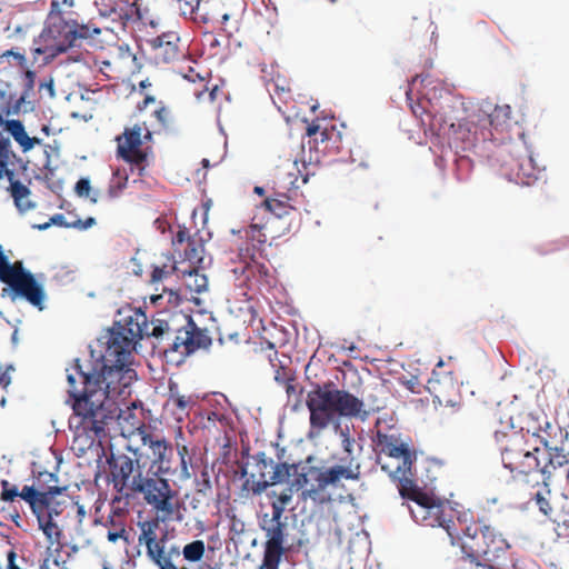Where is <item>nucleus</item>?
<instances>
[{
	"mask_svg": "<svg viewBox=\"0 0 569 569\" xmlns=\"http://www.w3.org/2000/svg\"><path fill=\"white\" fill-rule=\"evenodd\" d=\"M463 562L470 569H500L499 560L506 557L510 545L505 536L483 520L472 521L462 537Z\"/></svg>",
	"mask_w": 569,
	"mask_h": 569,
	"instance_id": "nucleus-4",
	"label": "nucleus"
},
{
	"mask_svg": "<svg viewBox=\"0 0 569 569\" xmlns=\"http://www.w3.org/2000/svg\"><path fill=\"white\" fill-rule=\"evenodd\" d=\"M419 109L426 136L442 156H452L459 182L467 181L475 167L473 160L462 152L472 151L476 157L486 159L491 168L505 167L503 154L497 150L495 140L487 138L492 136L490 131L481 132L482 139L479 142L476 124L467 120L469 108L461 96L453 94L448 88L435 87L428 104H419Z\"/></svg>",
	"mask_w": 569,
	"mask_h": 569,
	"instance_id": "nucleus-2",
	"label": "nucleus"
},
{
	"mask_svg": "<svg viewBox=\"0 0 569 569\" xmlns=\"http://www.w3.org/2000/svg\"><path fill=\"white\" fill-rule=\"evenodd\" d=\"M283 513L279 509L272 510L271 518L262 526L267 541L264 543L262 569H277L284 553L287 523L282 521Z\"/></svg>",
	"mask_w": 569,
	"mask_h": 569,
	"instance_id": "nucleus-10",
	"label": "nucleus"
},
{
	"mask_svg": "<svg viewBox=\"0 0 569 569\" xmlns=\"http://www.w3.org/2000/svg\"><path fill=\"white\" fill-rule=\"evenodd\" d=\"M535 501H536V505L538 506L539 510L547 517L549 518L551 521H553L555 523L559 525L560 523V520L559 518L555 515L553 512V509L550 505V500L549 498L541 493V492H537L535 495Z\"/></svg>",
	"mask_w": 569,
	"mask_h": 569,
	"instance_id": "nucleus-39",
	"label": "nucleus"
},
{
	"mask_svg": "<svg viewBox=\"0 0 569 569\" xmlns=\"http://www.w3.org/2000/svg\"><path fill=\"white\" fill-rule=\"evenodd\" d=\"M149 322H113L100 338V358L90 371L77 359L67 368L68 393L72 399L76 428L103 432L108 421L119 416L114 397L127 393L137 375L130 367L132 351Z\"/></svg>",
	"mask_w": 569,
	"mask_h": 569,
	"instance_id": "nucleus-1",
	"label": "nucleus"
},
{
	"mask_svg": "<svg viewBox=\"0 0 569 569\" xmlns=\"http://www.w3.org/2000/svg\"><path fill=\"white\" fill-rule=\"evenodd\" d=\"M4 131L8 133L7 136L11 137L13 140L27 133L23 121L18 118L7 119L4 122Z\"/></svg>",
	"mask_w": 569,
	"mask_h": 569,
	"instance_id": "nucleus-40",
	"label": "nucleus"
},
{
	"mask_svg": "<svg viewBox=\"0 0 569 569\" xmlns=\"http://www.w3.org/2000/svg\"><path fill=\"white\" fill-rule=\"evenodd\" d=\"M56 24H43L40 33L33 38V44H39L49 40H57V33L54 31Z\"/></svg>",
	"mask_w": 569,
	"mask_h": 569,
	"instance_id": "nucleus-52",
	"label": "nucleus"
},
{
	"mask_svg": "<svg viewBox=\"0 0 569 569\" xmlns=\"http://www.w3.org/2000/svg\"><path fill=\"white\" fill-rule=\"evenodd\" d=\"M33 515L36 516L39 528L42 530L47 540L50 543H59L62 537V531L60 530L57 522L51 519V516L46 515V509H42L39 513Z\"/></svg>",
	"mask_w": 569,
	"mask_h": 569,
	"instance_id": "nucleus-27",
	"label": "nucleus"
},
{
	"mask_svg": "<svg viewBox=\"0 0 569 569\" xmlns=\"http://www.w3.org/2000/svg\"><path fill=\"white\" fill-rule=\"evenodd\" d=\"M61 38L59 43L64 48V50L69 53L73 49H80L81 48V40L79 38L78 31H69L63 30L61 33H57V39Z\"/></svg>",
	"mask_w": 569,
	"mask_h": 569,
	"instance_id": "nucleus-36",
	"label": "nucleus"
},
{
	"mask_svg": "<svg viewBox=\"0 0 569 569\" xmlns=\"http://www.w3.org/2000/svg\"><path fill=\"white\" fill-rule=\"evenodd\" d=\"M39 89H44L50 98H54L57 93L53 77L49 76L47 79L40 80Z\"/></svg>",
	"mask_w": 569,
	"mask_h": 569,
	"instance_id": "nucleus-64",
	"label": "nucleus"
},
{
	"mask_svg": "<svg viewBox=\"0 0 569 569\" xmlns=\"http://www.w3.org/2000/svg\"><path fill=\"white\" fill-rule=\"evenodd\" d=\"M280 197L282 199H272V198H267L263 203H262V207L269 211L270 213H272L274 216V218L277 219H281L283 218L284 216H287L291 210H295L296 208L291 204L288 203V196L287 193H280Z\"/></svg>",
	"mask_w": 569,
	"mask_h": 569,
	"instance_id": "nucleus-29",
	"label": "nucleus"
},
{
	"mask_svg": "<svg viewBox=\"0 0 569 569\" xmlns=\"http://www.w3.org/2000/svg\"><path fill=\"white\" fill-rule=\"evenodd\" d=\"M139 430V436L143 446H148L152 452L153 463H163L164 452H170V443L163 438L154 437L147 432L146 426L139 421L132 425Z\"/></svg>",
	"mask_w": 569,
	"mask_h": 569,
	"instance_id": "nucleus-24",
	"label": "nucleus"
},
{
	"mask_svg": "<svg viewBox=\"0 0 569 569\" xmlns=\"http://www.w3.org/2000/svg\"><path fill=\"white\" fill-rule=\"evenodd\" d=\"M319 120H320V118H316L311 122H309L308 118H306V117H303L301 119V121L307 124L305 136L310 138V139L313 138L315 147H317L318 146V139L316 138V136L319 133L320 137H321V139H320L321 142L331 141L332 142V148H335L336 151L339 152L340 143H341V140H342V132L336 130L335 126L331 127V132L328 131L327 128L321 130V127L319 124Z\"/></svg>",
	"mask_w": 569,
	"mask_h": 569,
	"instance_id": "nucleus-22",
	"label": "nucleus"
},
{
	"mask_svg": "<svg viewBox=\"0 0 569 569\" xmlns=\"http://www.w3.org/2000/svg\"><path fill=\"white\" fill-rule=\"evenodd\" d=\"M47 52L44 53L42 58V64L48 66L57 57L61 54H67L68 52L64 50V48L59 43V41L54 42L51 46H47Z\"/></svg>",
	"mask_w": 569,
	"mask_h": 569,
	"instance_id": "nucleus-49",
	"label": "nucleus"
},
{
	"mask_svg": "<svg viewBox=\"0 0 569 569\" xmlns=\"http://www.w3.org/2000/svg\"><path fill=\"white\" fill-rule=\"evenodd\" d=\"M340 437H341V443L343 450L351 456L353 453V447L356 443V440L350 436L349 429L346 428L345 430H340Z\"/></svg>",
	"mask_w": 569,
	"mask_h": 569,
	"instance_id": "nucleus-60",
	"label": "nucleus"
},
{
	"mask_svg": "<svg viewBox=\"0 0 569 569\" xmlns=\"http://www.w3.org/2000/svg\"><path fill=\"white\" fill-rule=\"evenodd\" d=\"M153 227L161 234H166L168 232L172 233V223L163 216H159L153 220Z\"/></svg>",
	"mask_w": 569,
	"mask_h": 569,
	"instance_id": "nucleus-61",
	"label": "nucleus"
},
{
	"mask_svg": "<svg viewBox=\"0 0 569 569\" xmlns=\"http://www.w3.org/2000/svg\"><path fill=\"white\" fill-rule=\"evenodd\" d=\"M532 436L539 438L546 450H556L568 442V431L558 423L546 422L545 427L533 431Z\"/></svg>",
	"mask_w": 569,
	"mask_h": 569,
	"instance_id": "nucleus-21",
	"label": "nucleus"
},
{
	"mask_svg": "<svg viewBox=\"0 0 569 569\" xmlns=\"http://www.w3.org/2000/svg\"><path fill=\"white\" fill-rule=\"evenodd\" d=\"M27 71H22L21 74L23 77V86H22V90L20 92V97L22 99H28L30 98V94L33 92L34 90V84H36V79H37V72L34 70H31V69H26Z\"/></svg>",
	"mask_w": 569,
	"mask_h": 569,
	"instance_id": "nucleus-41",
	"label": "nucleus"
},
{
	"mask_svg": "<svg viewBox=\"0 0 569 569\" xmlns=\"http://www.w3.org/2000/svg\"><path fill=\"white\" fill-rule=\"evenodd\" d=\"M1 57H6V58H12L16 60L17 64L22 69V70H26L28 69V59L24 54V52H21L19 50V48H16V47H12L8 50H6L4 52L1 53Z\"/></svg>",
	"mask_w": 569,
	"mask_h": 569,
	"instance_id": "nucleus-50",
	"label": "nucleus"
},
{
	"mask_svg": "<svg viewBox=\"0 0 569 569\" xmlns=\"http://www.w3.org/2000/svg\"><path fill=\"white\" fill-rule=\"evenodd\" d=\"M74 193L79 198H89L92 203H97L99 191L93 190L91 187V180L90 177H80L73 187Z\"/></svg>",
	"mask_w": 569,
	"mask_h": 569,
	"instance_id": "nucleus-31",
	"label": "nucleus"
},
{
	"mask_svg": "<svg viewBox=\"0 0 569 569\" xmlns=\"http://www.w3.org/2000/svg\"><path fill=\"white\" fill-rule=\"evenodd\" d=\"M530 435V430L527 429L523 432L521 430H510L503 435V441L501 442V460L506 469H508L513 478L528 477L536 475L540 468V449L529 448L527 443V437Z\"/></svg>",
	"mask_w": 569,
	"mask_h": 569,
	"instance_id": "nucleus-7",
	"label": "nucleus"
},
{
	"mask_svg": "<svg viewBox=\"0 0 569 569\" xmlns=\"http://www.w3.org/2000/svg\"><path fill=\"white\" fill-rule=\"evenodd\" d=\"M278 67V63L274 61L271 64V81L274 84V91L280 94L281 92H289L290 89L287 86L288 81L284 76H281L279 72H274L273 68Z\"/></svg>",
	"mask_w": 569,
	"mask_h": 569,
	"instance_id": "nucleus-48",
	"label": "nucleus"
},
{
	"mask_svg": "<svg viewBox=\"0 0 569 569\" xmlns=\"http://www.w3.org/2000/svg\"><path fill=\"white\" fill-rule=\"evenodd\" d=\"M151 507L158 515V521H181L183 518L178 493L173 489H170V492H167L158 498L157 501L151 505Z\"/></svg>",
	"mask_w": 569,
	"mask_h": 569,
	"instance_id": "nucleus-19",
	"label": "nucleus"
},
{
	"mask_svg": "<svg viewBox=\"0 0 569 569\" xmlns=\"http://www.w3.org/2000/svg\"><path fill=\"white\" fill-rule=\"evenodd\" d=\"M167 264H163L162 267L161 266H158V264H152L151 266V273H150V282L151 283H158L160 281H162L163 279H166L170 272H168V270H166Z\"/></svg>",
	"mask_w": 569,
	"mask_h": 569,
	"instance_id": "nucleus-59",
	"label": "nucleus"
},
{
	"mask_svg": "<svg viewBox=\"0 0 569 569\" xmlns=\"http://www.w3.org/2000/svg\"><path fill=\"white\" fill-rule=\"evenodd\" d=\"M42 272L33 273L24 266L17 268L0 244V282L4 284L1 297H9L12 302L23 300L42 311L48 299Z\"/></svg>",
	"mask_w": 569,
	"mask_h": 569,
	"instance_id": "nucleus-6",
	"label": "nucleus"
},
{
	"mask_svg": "<svg viewBox=\"0 0 569 569\" xmlns=\"http://www.w3.org/2000/svg\"><path fill=\"white\" fill-rule=\"evenodd\" d=\"M360 465L355 463L350 457L347 465H333L331 467L303 466L299 465L296 475V486L300 485L303 490L300 493L302 501L311 500L317 505L331 502V495L328 488H338L341 480H359Z\"/></svg>",
	"mask_w": 569,
	"mask_h": 569,
	"instance_id": "nucleus-5",
	"label": "nucleus"
},
{
	"mask_svg": "<svg viewBox=\"0 0 569 569\" xmlns=\"http://www.w3.org/2000/svg\"><path fill=\"white\" fill-rule=\"evenodd\" d=\"M410 500L413 502V505L409 507L410 510L411 508L417 507H421L425 509L426 507L436 501L433 497L429 496L426 492H422L420 489L415 493V496H412Z\"/></svg>",
	"mask_w": 569,
	"mask_h": 569,
	"instance_id": "nucleus-54",
	"label": "nucleus"
},
{
	"mask_svg": "<svg viewBox=\"0 0 569 569\" xmlns=\"http://www.w3.org/2000/svg\"><path fill=\"white\" fill-rule=\"evenodd\" d=\"M118 412H119V416L112 418L110 421H108V423H106L104 427H107L109 423H111L113 420L118 419L120 422L122 420L124 421H129L130 420V426H131V429H129L128 431L130 433H132L134 430L137 431V433L139 435V430L133 427L132 425L136 423L137 421H139L141 425H144L140 419L136 418L134 415L128 409L127 411H122L119 407H118ZM86 435H88L89 437H94V438H101L102 436H104V431L100 435V436H96L93 433V431H89V430H83L82 428H80ZM106 428H103L104 430Z\"/></svg>",
	"mask_w": 569,
	"mask_h": 569,
	"instance_id": "nucleus-35",
	"label": "nucleus"
},
{
	"mask_svg": "<svg viewBox=\"0 0 569 569\" xmlns=\"http://www.w3.org/2000/svg\"><path fill=\"white\" fill-rule=\"evenodd\" d=\"M122 2L130 9L132 13L136 14L134 23L138 24V30L142 31L143 28H146V22L143 21L142 0H122Z\"/></svg>",
	"mask_w": 569,
	"mask_h": 569,
	"instance_id": "nucleus-43",
	"label": "nucleus"
},
{
	"mask_svg": "<svg viewBox=\"0 0 569 569\" xmlns=\"http://www.w3.org/2000/svg\"><path fill=\"white\" fill-rule=\"evenodd\" d=\"M133 153L137 154L136 157H133L136 159L133 166L137 164L138 162H141L144 166H149L151 160H153V151L150 146L144 148L141 147L139 148V150H134Z\"/></svg>",
	"mask_w": 569,
	"mask_h": 569,
	"instance_id": "nucleus-55",
	"label": "nucleus"
},
{
	"mask_svg": "<svg viewBox=\"0 0 569 569\" xmlns=\"http://www.w3.org/2000/svg\"><path fill=\"white\" fill-rule=\"evenodd\" d=\"M10 164H14L13 160L0 162V179L7 178L9 184L12 181L20 180L17 176V171L13 168H10Z\"/></svg>",
	"mask_w": 569,
	"mask_h": 569,
	"instance_id": "nucleus-56",
	"label": "nucleus"
},
{
	"mask_svg": "<svg viewBox=\"0 0 569 569\" xmlns=\"http://www.w3.org/2000/svg\"><path fill=\"white\" fill-rule=\"evenodd\" d=\"M81 22L73 18L61 17L60 21H57L54 31L61 33L63 30L78 31Z\"/></svg>",
	"mask_w": 569,
	"mask_h": 569,
	"instance_id": "nucleus-53",
	"label": "nucleus"
},
{
	"mask_svg": "<svg viewBox=\"0 0 569 569\" xmlns=\"http://www.w3.org/2000/svg\"><path fill=\"white\" fill-rule=\"evenodd\" d=\"M198 214L197 208L192 209L190 219L196 228L197 238L187 243V248L184 249V257L188 259V262L196 267V261L200 257V254L206 253V240H203V236L201 234V229L197 228L196 218Z\"/></svg>",
	"mask_w": 569,
	"mask_h": 569,
	"instance_id": "nucleus-26",
	"label": "nucleus"
},
{
	"mask_svg": "<svg viewBox=\"0 0 569 569\" xmlns=\"http://www.w3.org/2000/svg\"><path fill=\"white\" fill-rule=\"evenodd\" d=\"M110 476L117 491L123 489L132 491V481L137 479V469L141 470L140 465L127 455H112L108 459Z\"/></svg>",
	"mask_w": 569,
	"mask_h": 569,
	"instance_id": "nucleus-14",
	"label": "nucleus"
},
{
	"mask_svg": "<svg viewBox=\"0 0 569 569\" xmlns=\"http://www.w3.org/2000/svg\"><path fill=\"white\" fill-rule=\"evenodd\" d=\"M250 459V465L253 468L250 472V477L252 479L258 478L257 481H253L251 488L254 495H260L270 486L288 481L291 476V470L296 469V463H274V461L267 457L264 452H257L251 456Z\"/></svg>",
	"mask_w": 569,
	"mask_h": 569,
	"instance_id": "nucleus-9",
	"label": "nucleus"
},
{
	"mask_svg": "<svg viewBox=\"0 0 569 569\" xmlns=\"http://www.w3.org/2000/svg\"><path fill=\"white\" fill-rule=\"evenodd\" d=\"M66 487H49L47 491H38L33 486H24L19 497L30 505L32 513L50 507V499L60 495Z\"/></svg>",
	"mask_w": 569,
	"mask_h": 569,
	"instance_id": "nucleus-20",
	"label": "nucleus"
},
{
	"mask_svg": "<svg viewBox=\"0 0 569 569\" xmlns=\"http://www.w3.org/2000/svg\"><path fill=\"white\" fill-rule=\"evenodd\" d=\"M375 442L379 452L396 460L395 465L381 463V469L383 471L387 473L399 472V469H402L401 472L403 473V471L412 468L416 455L406 443L401 442L397 436L387 435L378 430Z\"/></svg>",
	"mask_w": 569,
	"mask_h": 569,
	"instance_id": "nucleus-11",
	"label": "nucleus"
},
{
	"mask_svg": "<svg viewBox=\"0 0 569 569\" xmlns=\"http://www.w3.org/2000/svg\"><path fill=\"white\" fill-rule=\"evenodd\" d=\"M174 221L178 226V232L171 233V246L174 249V251H179V247L183 243H188L197 238L196 232L192 234L190 232V229L184 223H178L177 217L174 218Z\"/></svg>",
	"mask_w": 569,
	"mask_h": 569,
	"instance_id": "nucleus-33",
	"label": "nucleus"
},
{
	"mask_svg": "<svg viewBox=\"0 0 569 569\" xmlns=\"http://www.w3.org/2000/svg\"><path fill=\"white\" fill-rule=\"evenodd\" d=\"M399 469V472H388V475L399 481L398 489L400 495L403 498H408L409 500L415 496V493L419 490V488L415 485V482L410 479L412 476L411 469L403 471Z\"/></svg>",
	"mask_w": 569,
	"mask_h": 569,
	"instance_id": "nucleus-30",
	"label": "nucleus"
},
{
	"mask_svg": "<svg viewBox=\"0 0 569 569\" xmlns=\"http://www.w3.org/2000/svg\"><path fill=\"white\" fill-rule=\"evenodd\" d=\"M566 447L567 445H563L556 450H547V461L543 465L540 463V468L537 470L545 485L550 480L556 469L569 465V450Z\"/></svg>",
	"mask_w": 569,
	"mask_h": 569,
	"instance_id": "nucleus-23",
	"label": "nucleus"
},
{
	"mask_svg": "<svg viewBox=\"0 0 569 569\" xmlns=\"http://www.w3.org/2000/svg\"><path fill=\"white\" fill-rule=\"evenodd\" d=\"M238 251H239V257L240 258H248L252 261L256 260V248H254V243H250V242H246V243H242L239 248H238Z\"/></svg>",
	"mask_w": 569,
	"mask_h": 569,
	"instance_id": "nucleus-63",
	"label": "nucleus"
},
{
	"mask_svg": "<svg viewBox=\"0 0 569 569\" xmlns=\"http://www.w3.org/2000/svg\"><path fill=\"white\" fill-rule=\"evenodd\" d=\"M13 161L19 166V170L23 176V180L29 184H32L33 174H29V160H24L19 156Z\"/></svg>",
	"mask_w": 569,
	"mask_h": 569,
	"instance_id": "nucleus-62",
	"label": "nucleus"
},
{
	"mask_svg": "<svg viewBox=\"0 0 569 569\" xmlns=\"http://www.w3.org/2000/svg\"><path fill=\"white\" fill-rule=\"evenodd\" d=\"M519 137L520 139H522L526 150L528 152L530 169H527L522 163L517 162V169L511 168L510 171L502 172V176L510 182H515L516 184L522 187H529L538 180V176L535 174V171H539V168L533 157L532 146L526 141L525 133H520Z\"/></svg>",
	"mask_w": 569,
	"mask_h": 569,
	"instance_id": "nucleus-18",
	"label": "nucleus"
},
{
	"mask_svg": "<svg viewBox=\"0 0 569 569\" xmlns=\"http://www.w3.org/2000/svg\"><path fill=\"white\" fill-rule=\"evenodd\" d=\"M74 280V271L68 269L67 267L59 268L53 276L51 277V281L57 286H67L73 282Z\"/></svg>",
	"mask_w": 569,
	"mask_h": 569,
	"instance_id": "nucleus-45",
	"label": "nucleus"
},
{
	"mask_svg": "<svg viewBox=\"0 0 569 569\" xmlns=\"http://www.w3.org/2000/svg\"><path fill=\"white\" fill-rule=\"evenodd\" d=\"M299 465L296 463V469L291 470L290 480L288 482V486L281 491H271L270 497L277 498L276 501L271 503V509L274 510V508L279 509L280 512L284 513L286 507L291 502L293 493L298 491H302L303 487L298 485L296 486V475L298 473Z\"/></svg>",
	"mask_w": 569,
	"mask_h": 569,
	"instance_id": "nucleus-25",
	"label": "nucleus"
},
{
	"mask_svg": "<svg viewBox=\"0 0 569 569\" xmlns=\"http://www.w3.org/2000/svg\"><path fill=\"white\" fill-rule=\"evenodd\" d=\"M96 224H97V219L92 216H89L86 219H81L78 217L77 220L70 221V229L86 231Z\"/></svg>",
	"mask_w": 569,
	"mask_h": 569,
	"instance_id": "nucleus-58",
	"label": "nucleus"
},
{
	"mask_svg": "<svg viewBox=\"0 0 569 569\" xmlns=\"http://www.w3.org/2000/svg\"><path fill=\"white\" fill-rule=\"evenodd\" d=\"M192 281H186L184 287L189 291H193L198 295L203 293L208 290L209 280L207 274L200 273L197 277L191 278Z\"/></svg>",
	"mask_w": 569,
	"mask_h": 569,
	"instance_id": "nucleus-42",
	"label": "nucleus"
},
{
	"mask_svg": "<svg viewBox=\"0 0 569 569\" xmlns=\"http://www.w3.org/2000/svg\"><path fill=\"white\" fill-rule=\"evenodd\" d=\"M114 140L117 142L116 158L128 163L131 167V171H133L136 159L132 153L143 146V141H141V127L134 124L131 128H124V131L116 136Z\"/></svg>",
	"mask_w": 569,
	"mask_h": 569,
	"instance_id": "nucleus-17",
	"label": "nucleus"
},
{
	"mask_svg": "<svg viewBox=\"0 0 569 569\" xmlns=\"http://www.w3.org/2000/svg\"><path fill=\"white\" fill-rule=\"evenodd\" d=\"M30 186L31 184L22 180L12 181L11 184L8 186L7 191L14 204H18L19 200L26 199L31 194Z\"/></svg>",
	"mask_w": 569,
	"mask_h": 569,
	"instance_id": "nucleus-34",
	"label": "nucleus"
},
{
	"mask_svg": "<svg viewBox=\"0 0 569 569\" xmlns=\"http://www.w3.org/2000/svg\"><path fill=\"white\" fill-rule=\"evenodd\" d=\"M310 412V428L318 432L326 429L337 417L359 418L365 421L370 411L361 399L351 392L338 389L333 382L316 385L306 398Z\"/></svg>",
	"mask_w": 569,
	"mask_h": 569,
	"instance_id": "nucleus-3",
	"label": "nucleus"
},
{
	"mask_svg": "<svg viewBox=\"0 0 569 569\" xmlns=\"http://www.w3.org/2000/svg\"><path fill=\"white\" fill-rule=\"evenodd\" d=\"M1 487V499L3 501L12 502L20 495V491L18 490L17 486L11 485L8 480H2Z\"/></svg>",
	"mask_w": 569,
	"mask_h": 569,
	"instance_id": "nucleus-51",
	"label": "nucleus"
},
{
	"mask_svg": "<svg viewBox=\"0 0 569 569\" xmlns=\"http://www.w3.org/2000/svg\"><path fill=\"white\" fill-rule=\"evenodd\" d=\"M206 552V545L202 540H193L182 548L183 559L188 562L200 561Z\"/></svg>",
	"mask_w": 569,
	"mask_h": 569,
	"instance_id": "nucleus-32",
	"label": "nucleus"
},
{
	"mask_svg": "<svg viewBox=\"0 0 569 569\" xmlns=\"http://www.w3.org/2000/svg\"><path fill=\"white\" fill-rule=\"evenodd\" d=\"M11 137L6 136L0 140V162L14 160L19 157L12 149Z\"/></svg>",
	"mask_w": 569,
	"mask_h": 569,
	"instance_id": "nucleus-47",
	"label": "nucleus"
},
{
	"mask_svg": "<svg viewBox=\"0 0 569 569\" xmlns=\"http://www.w3.org/2000/svg\"><path fill=\"white\" fill-rule=\"evenodd\" d=\"M120 172L119 170H113L112 172V179H117L119 178L118 181H112L109 187H108V196L110 198H118L122 192L123 190L127 188L128 186V179H129V176L126 173L123 176H119Z\"/></svg>",
	"mask_w": 569,
	"mask_h": 569,
	"instance_id": "nucleus-38",
	"label": "nucleus"
},
{
	"mask_svg": "<svg viewBox=\"0 0 569 569\" xmlns=\"http://www.w3.org/2000/svg\"><path fill=\"white\" fill-rule=\"evenodd\" d=\"M33 179L46 183V187L57 196H60L63 190L64 180L62 178L51 181L49 176H42L33 171Z\"/></svg>",
	"mask_w": 569,
	"mask_h": 569,
	"instance_id": "nucleus-44",
	"label": "nucleus"
},
{
	"mask_svg": "<svg viewBox=\"0 0 569 569\" xmlns=\"http://www.w3.org/2000/svg\"><path fill=\"white\" fill-rule=\"evenodd\" d=\"M168 347L163 350V356L168 362L180 365L199 349L210 346L211 339L208 335L197 327V322H187L186 326L173 333H168Z\"/></svg>",
	"mask_w": 569,
	"mask_h": 569,
	"instance_id": "nucleus-8",
	"label": "nucleus"
},
{
	"mask_svg": "<svg viewBox=\"0 0 569 569\" xmlns=\"http://www.w3.org/2000/svg\"><path fill=\"white\" fill-rule=\"evenodd\" d=\"M163 293L168 295V303L173 308H178L186 299L179 289L163 287Z\"/></svg>",
	"mask_w": 569,
	"mask_h": 569,
	"instance_id": "nucleus-57",
	"label": "nucleus"
},
{
	"mask_svg": "<svg viewBox=\"0 0 569 569\" xmlns=\"http://www.w3.org/2000/svg\"><path fill=\"white\" fill-rule=\"evenodd\" d=\"M147 302L146 298H143L142 303L136 307L127 303L117 309L113 320H158L156 318L157 315H152L151 318L147 316Z\"/></svg>",
	"mask_w": 569,
	"mask_h": 569,
	"instance_id": "nucleus-28",
	"label": "nucleus"
},
{
	"mask_svg": "<svg viewBox=\"0 0 569 569\" xmlns=\"http://www.w3.org/2000/svg\"><path fill=\"white\" fill-rule=\"evenodd\" d=\"M139 527L141 532L138 537V541L140 545L146 546L148 558L158 568L170 563L169 560L164 559V543L167 536L164 535L160 539L157 537V529L159 527L158 519L140 522Z\"/></svg>",
	"mask_w": 569,
	"mask_h": 569,
	"instance_id": "nucleus-13",
	"label": "nucleus"
},
{
	"mask_svg": "<svg viewBox=\"0 0 569 569\" xmlns=\"http://www.w3.org/2000/svg\"><path fill=\"white\" fill-rule=\"evenodd\" d=\"M411 516L421 526L442 528L451 539L457 532L452 509L441 501L436 500L425 509L411 508Z\"/></svg>",
	"mask_w": 569,
	"mask_h": 569,
	"instance_id": "nucleus-12",
	"label": "nucleus"
},
{
	"mask_svg": "<svg viewBox=\"0 0 569 569\" xmlns=\"http://www.w3.org/2000/svg\"><path fill=\"white\" fill-rule=\"evenodd\" d=\"M177 455L170 445V452H164L163 463H156L158 470L166 475H178L181 480H187L191 477L189 467L191 465V458L189 457V450L186 445L176 443Z\"/></svg>",
	"mask_w": 569,
	"mask_h": 569,
	"instance_id": "nucleus-15",
	"label": "nucleus"
},
{
	"mask_svg": "<svg viewBox=\"0 0 569 569\" xmlns=\"http://www.w3.org/2000/svg\"><path fill=\"white\" fill-rule=\"evenodd\" d=\"M61 17H64V11L61 9V2L59 0H52L43 24H57V21H60Z\"/></svg>",
	"mask_w": 569,
	"mask_h": 569,
	"instance_id": "nucleus-46",
	"label": "nucleus"
},
{
	"mask_svg": "<svg viewBox=\"0 0 569 569\" xmlns=\"http://www.w3.org/2000/svg\"><path fill=\"white\" fill-rule=\"evenodd\" d=\"M4 100V103L1 106L8 112V114L13 117L19 116L21 113V108L24 103V99L18 96L17 92H10L8 94L6 93Z\"/></svg>",
	"mask_w": 569,
	"mask_h": 569,
	"instance_id": "nucleus-37",
	"label": "nucleus"
},
{
	"mask_svg": "<svg viewBox=\"0 0 569 569\" xmlns=\"http://www.w3.org/2000/svg\"><path fill=\"white\" fill-rule=\"evenodd\" d=\"M171 486L168 480L161 477H143L142 471L137 469V479L132 481V492L141 493L146 502L151 506L158 498L170 492Z\"/></svg>",
	"mask_w": 569,
	"mask_h": 569,
	"instance_id": "nucleus-16",
	"label": "nucleus"
}]
</instances>
